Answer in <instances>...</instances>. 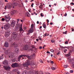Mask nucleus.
Returning a JSON list of instances; mask_svg holds the SVG:
<instances>
[{
  "instance_id": "obj_1",
  "label": "nucleus",
  "mask_w": 74,
  "mask_h": 74,
  "mask_svg": "<svg viewBox=\"0 0 74 74\" xmlns=\"http://www.w3.org/2000/svg\"><path fill=\"white\" fill-rule=\"evenodd\" d=\"M5 53L6 54V55H8L9 58H10L11 57H14V54L13 53L10 52L9 53H8V50H7L5 52Z\"/></svg>"
},
{
  "instance_id": "obj_2",
  "label": "nucleus",
  "mask_w": 74,
  "mask_h": 74,
  "mask_svg": "<svg viewBox=\"0 0 74 74\" xmlns=\"http://www.w3.org/2000/svg\"><path fill=\"white\" fill-rule=\"evenodd\" d=\"M30 65V62H27L23 64L24 67H27L28 66Z\"/></svg>"
},
{
  "instance_id": "obj_3",
  "label": "nucleus",
  "mask_w": 74,
  "mask_h": 74,
  "mask_svg": "<svg viewBox=\"0 0 74 74\" xmlns=\"http://www.w3.org/2000/svg\"><path fill=\"white\" fill-rule=\"evenodd\" d=\"M9 28H10V23L4 25V29L5 30H7Z\"/></svg>"
},
{
  "instance_id": "obj_4",
  "label": "nucleus",
  "mask_w": 74,
  "mask_h": 74,
  "mask_svg": "<svg viewBox=\"0 0 74 74\" xmlns=\"http://www.w3.org/2000/svg\"><path fill=\"white\" fill-rule=\"evenodd\" d=\"M5 18L6 22H8L10 20V17L8 16H5Z\"/></svg>"
},
{
  "instance_id": "obj_5",
  "label": "nucleus",
  "mask_w": 74,
  "mask_h": 74,
  "mask_svg": "<svg viewBox=\"0 0 74 74\" xmlns=\"http://www.w3.org/2000/svg\"><path fill=\"white\" fill-rule=\"evenodd\" d=\"M3 67L6 70H7V71H8V70H10L11 69V67L9 66H4Z\"/></svg>"
},
{
  "instance_id": "obj_6",
  "label": "nucleus",
  "mask_w": 74,
  "mask_h": 74,
  "mask_svg": "<svg viewBox=\"0 0 74 74\" xmlns=\"http://www.w3.org/2000/svg\"><path fill=\"white\" fill-rule=\"evenodd\" d=\"M17 36V34L16 32L13 33L12 34V37L15 39L16 37Z\"/></svg>"
},
{
  "instance_id": "obj_7",
  "label": "nucleus",
  "mask_w": 74,
  "mask_h": 74,
  "mask_svg": "<svg viewBox=\"0 0 74 74\" xmlns=\"http://www.w3.org/2000/svg\"><path fill=\"white\" fill-rule=\"evenodd\" d=\"M20 33H23V32H24V31L23 30V29H22V25H21L20 26Z\"/></svg>"
},
{
  "instance_id": "obj_8",
  "label": "nucleus",
  "mask_w": 74,
  "mask_h": 74,
  "mask_svg": "<svg viewBox=\"0 0 74 74\" xmlns=\"http://www.w3.org/2000/svg\"><path fill=\"white\" fill-rule=\"evenodd\" d=\"M15 23H16V22L15 21H12L11 23V26L12 27H14L15 26Z\"/></svg>"
},
{
  "instance_id": "obj_9",
  "label": "nucleus",
  "mask_w": 74,
  "mask_h": 74,
  "mask_svg": "<svg viewBox=\"0 0 74 74\" xmlns=\"http://www.w3.org/2000/svg\"><path fill=\"white\" fill-rule=\"evenodd\" d=\"M26 56L25 55H21L19 56L18 58V61H19H19H20V59H21V58L22 57H23V56H24V57H25V56Z\"/></svg>"
},
{
  "instance_id": "obj_10",
  "label": "nucleus",
  "mask_w": 74,
  "mask_h": 74,
  "mask_svg": "<svg viewBox=\"0 0 74 74\" xmlns=\"http://www.w3.org/2000/svg\"><path fill=\"white\" fill-rule=\"evenodd\" d=\"M12 67H17L18 66V64L16 63L14 64H12Z\"/></svg>"
},
{
  "instance_id": "obj_11",
  "label": "nucleus",
  "mask_w": 74,
  "mask_h": 74,
  "mask_svg": "<svg viewBox=\"0 0 74 74\" xmlns=\"http://www.w3.org/2000/svg\"><path fill=\"white\" fill-rule=\"evenodd\" d=\"M34 31V30L33 29V28H31L29 30L28 32L29 33H32Z\"/></svg>"
},
{
  "instance_id": "obj_12",
  "label": "nucleus",
  "mask_w": 74,
  "mask_h": 74,
  "mask_svg": "<svg viewBox=\"0 0 74 74\" xmlns=\"http://www.w3.org/2000/svg\"><path fill=\"white\" fill-rule=\"evenodd\" d=\"M4 45L5 47H8V46H9L8 43L7 42H5Z\"/></svg>"
},
{
  "instance_id": "obj_13",
  "label": "nucleus",
  "mask_w": 74,
  "mask_h": 74,
  "mask_svg": "<svg viewBox=\"0 0 74 74\" xmlns=\"http://www.w3.org/2000/svg\"><path fill=\"white\" fill-rule=\"evenodd\" d=\"M3 64H5L7 65L8 64V62L7 60H5L4 62H3Z\"/></svg>"
},
{
  "instance_id": "obj_14",
  "label": "nucleus",
  "mask_w": 74,
  "mask_h": 74,
  "mask_svg": "<svg viewBox=\"0 0 74 74\" xmlns=\"http://www.w3.org/2000/svg\"><path fill=\"white\" fill-rule=\"evenodd\" d=\"M10 35V33L8 32H6L5 34V36L6 37H8Z\"/></svg>"
},
{
  "instance_id": "obj_15",
  "label": "nucleus",
  "mask_w": 74,
  "mask_h": 74,
  "mask_svg": "<svg viewBox=\"0 0 74 74\" xmlns=\"http://www.w3.org/2000/svg\"><path fill=\"white\" fill-rule=\"evenodd\" d=\"M23 49L24 50H28L29 49L28 48V47H27V46L26 45L25 47H23Z\"/></svg>"
},
{
  "instance_id": "obj_16",
  "label": "nucleus",
  "mask_w": 74,
  "mask_h": 74,
  "mask_svg": "<svg viewBox=\"0 0 74 74\" xmlns=\"http://www.w3.org/2000/svg\"><path fill=\"white\" fill-rule=\"evenodd\" d=\"M7 7L8 9H11V8L12 6L11 5H7Z\"/></svg>"
},
{
  "instance_id": "obj_17",
  "label": "nucleus",
  "mask_w": 74,
  "mask_h": 74,
  "mask_svg": "<svg viewBox=\"0 0 74 74\" xmlns=\"http://www.w3.org/2000/svg\"><path fill=\"white\" fill-rule=\"evenodd\" d=\"M13 45H14L15 47H17L18 46V45L16 44L15 43H13L12 44Z\"/></svg>"
},
{
  "instance_id": "obj_18",
  "label": "nucleus",
  "mask_w": 74,
  "mask_h": 74,
  "mask_svg": "<svg viewBox=\"0 0 74 74\" xmlns=\"http://www.w3.org/2000/svg\"><path fill=\"white\" fill-rule=\"evenodd\" d=\"M43 26L44 29H46V28H47V27L46 26V25H45V24H43Z\"/></svg>"
},
{
  "instance_id": "obj_19",
  "label": "nucleus",
  "mask_w": 74,
  "mask_h": 74,
  "mask_svg": "<svg viewBox=\"0 0 74 74\" xmlns=\"http://www.w3.org/2000/svg\"><path fill=\"white\" fill-rule=\"evenodd\" d=\"M15 51L16 52H18L19 51V49H18V48L16 49L15 50Z\"/></svg>"
},
{
  "instance_id": "obj_20",
  "label": "nucleus",
  "mask_w": 74,
  "mask_h": 74,
  "mask_svg": "<svg viewBox=\"0 0 74 74\" xmlns=\"http://www.w3.org/2000/svg\"><path fill=\"white\" fill-rule=\"evenodd\" d=\"M51 69L52 70H55V69H56V68H55V67H52L51 68Z\"/></svg>"
},
{
  "instance_id": "obj_21",
  "label": "nucleus",
  "mask_w": 74,
  "mask_h": 74,
  "mask_svg": "<svg viewBox=\"0 0 74 74\" xmlns=\"http://www.w3.org/2000/svg\"><path fill=\"white\" fill-rule=\"evenodd\" d=\"M14 71H15V72H16V73H17V72L18 71V70L15 69H14Z\"/></svg>"
},
{
  "instance_id": "obj_22",
  "label": "nucleus",
  "mask_w": 74,
  "mask_h": 74,
  "mask_svg": "<svg viewBox=\"0 0 74 74\" xmlns=\"http://www.w3.org/2000/svg\"><path fill=\"white\" fill-rule=\"evenodd\" d=\"M67 51V49H64V52L65 53H66Z\"/></svg>"
},
{
  "instance_id": "obj_23",
  "label": "nucleus",
  "mask_w": 74,
  "mask_h": 74,
  "mask_svg": "<svg viewBox=\"0 0 74 74\" xmlns=\"http://www.w3.org/2000/svg\"><path fill=\"white\" fill-rule=\"evenodd\" d=\"M68 66H69L67 65H65L64 66V67L65 68H67V67H68Z\"/></svg>"
},
{
  "instance_id": "obj_24",
  "label": "nucleus",
  "mask_w": 74,
  "mask_h": 74,
  "mask_svg": "<svg viewBox=\"0 0 74 74\" xmlns=\"http://www.w3.org/2000/svg\"><path fill=\"white\" fill-rule=\"evenodd\" d=\"M70 53H69L66 55V56L67 57L70 56Z\"/></svg>"
},
{
  "instance_id": "obj_25",
  "label": "nucleus",
  "mask_w": 74,
  "mask_h": 74,
  "mask_svg": "<svg viewBox=\"0 0 74 74\" xmlns=\"http://www.w3.org/2000/svg\"><path fill=\"white\" fill-rule=\"evenodd\" d=\"M27 16H30V14H29V13L28 12L27 14Z\"/></svg>"
},
{
  "instance_id": "obj_26",
  "label": "nucleus",
  "mask_w": 74,
  "mask_h": 74,
  "mask_svg": "<svg viewBox=\"0 0 74 74\" xmlns=\"http://www.w3.org/2000/svg\"><path fill=\"white\" fill-rule=\"evenodd\" d=\"M42 6L43 5H40L39 6L40 8H42Z\"/></svg>"
},
{
  "instance_id": "obj_27",
  "label": "nucleus",
  "mask_w": 74,
  "mask_h": 74,
  "mask_svg": "<svg viewBox=\"0 0 74 74\" xmlns=\"http://www.w3.org/2000/svg\"><path fill=\"white\" fill-rule=\"evenodd\" d=\"M31 28H33L34 27V25H33V24H32L31 26Z\"/></svg>"
},
{
  "instance_id": "obj_28",
  "label": "nucleus",
  "mask_w": 74,
  "mask_h": 74,
  "mask_svg": "<svg viewBox=\"0 0 74 74\" xmlns=\"http://www.w3.org/2000/svg\"><path fill=\"white\" fill-rule=\"evenodd\" d=\"M73 72H74V71H73V70L70 71V73H73Z\"/></svg>"
},
{
  "instance_id": "obj_29",
  "label": "nucleus",
  "mask_w": 74,
  "mask_h": 74,
  "mask_svg": "<svg viewBox=\"0 0 74 74\" xmlns=\"http://www.w3.org/2000/svg\"><path fill=\"white\" fill-rule=\"evenodd\" d=\"M17 12V10H14L13 11V12H14V13H16V12Z\"/></svg>"
},
{
  "instance_id": "obj_30",
  "label": "nucleus",
  "mask_w": 74,
  "mask_h": 74,
  "mask_svg": "<svg viewBox=\"0 0 74 74\" xmlns=\"http://www.w3.org/2000/svg\"><path fill=\"white\" fill-rule=\"evenodd\" d=\"M42 14H43L42 13L40 14V16L42 17H43V16H44V15H42Z\"/></svg>"
},
{
  "instance_id": "obj_31",
  "label": "nucleus",
  "mask_w": 74,
  "mask_h": 74,
  "mask_svg": "<svg viewBox=\"0 0 74 74\" xmlns=\"http://www.w3.org/2000/svg\"><path fill=\"white\" fill-rule=\"evenodd\" d=\"M63 34H66L67 33V31H66V32H63Z\"/></svg>"
},
{
  "instance_id": "obj_32",
  "label": "nucleus",
  "mask_w": 74,
  "mask_h": 74,
  "mask_svg": "<svg viewBox=\"0 0 74 74\" xmlns=\"http://www.w3.org/2000/svg\"><path fill=\"white\" fill-rule=\"evenodd\" d=\"M12 5H15V3H12Z\"/></svg>"
},
{
  "instance_id": "obj_33",
  "label": "nucleus",
  "mask_w": 74,
  "mask_h": 74,
  "mask_svg": "<svg viewBox=\"0 0 74 74\" xmlns=\"http://www.w3.org/2000/svg\"><path fill=\"white\" fill-rule=\"evenodd\" d=\"M51 42L52 43H53V42H54V40H51Z\"/></svg>"
},
{
  "instance_id": "obj_34",
  "label": "nucleus",
  "mask_w": 74,
  "mask_h": 74,
  "mask_svg": "<svg viewBox=\"0 0 74 74\" xmlns=\"http://www.w3.org/2000/svg\"><path fill=\"white\" fill-rule=\"evenodd\" d=\"M51 52H54V50H53V49H51Z\"/></svg>"
},
{
  "instance_id": "obj_35",
  "label": "nucleus",
  "mask_w": 74,
  "mask_h": 74,
  "mask_svg": "<svg viewBox=\"0 0 74 74\" xmlns=\"http://www.w3.org/2000/svg\"><path fill=\"white\" fill-rule=\"evenodd\" d=\"M36 5H40V3H37L36 4Z\"/></svg>"
},
{
  "instance_id": "obj_36",
  "label": "nucleus",
  "mask_w": 74,
  "mask_h": 74,
  "mask_svg": "<svg viewBox=\"0 0 74 74\" xmlns=\"http://www.w3.org/2000/svg\"><path fill=\"white\" fill-rule=\"evenodd\" d=\"M50 63H52V64H53V62L51 61H50Z\"/></svg>"
},
{
  "instance_id": "obj_37",
  "label": "nucleus",
  "mask_w": 74,
  "mask_h": 74,
  "mask_svg": "<svg viewBox=\"0 0 74 74\" xmlns=\"http://www.w3.org/2000/svg\"><path fill=\"white\" fill-rule=\"evenodd\" d=\"M34 5V4H33V3H32V5H31V6L32 7H33Z\"/></svg>"
},
{
  "instance_id": "obj_38",
  "label": "nucleus",
  "mask_w": 74,
  "mask_h": 74,
  "mask_svg": "<svg viewBox=\"0 0 74 74\" xmlns=\"http://www.w3.org/2000/svg\"><path fill=\"white\" fill-rule=\"evenodd\" d=\"M35 56H36V55H35V54H34L32 55V57H35Z\"/></svg>"
},
{
  "instance_id": "obj_39",
  "label": "nucleus",
  "mask_w": 74,
  "mask_h": 74,
  "mask_svg": "<svg viewBox=\"0 0 74 74\" xmlns=\"http://www.w3.org/2000/svg\"><path fill=\"white\" fill-rule=\"evenodd\" d=\"M60 52H59L57 53V55H60Z\"/></svg>"
},
{
  "instance_id": "obj_40",
  "label": "nucleus",
  "mask_w": 74,
  "mask_h": 74,
  "mask_svg": "<svg viewBox=\"0 0 74 74\" xmlns=\"http://www.w3.org/2000/svg\"><path fill=\"white\" fill-rule=\"evenodd\" d=\"M42 47H39V49H42Z\"/></svg>"
},
{
  "instance_id": "obj_41",
  "label": "nucleus",
  "mask_w": 74,
  "mask_h": 74,
  "mask_svg": "<svg viewBox=\"0 0 74 74\" xmlns=\"http://www.w3.org/2000/svg\"><path fill=\"white\" fill-rule=\"evenodd\" d=\"M71 5H74V3H73L72 2L71 3Z\"/></svg>"
},
{
  "instance_id": "obj_42",
  "label": "nucleus",
  "mask_w": 74,
  "mask_h": 74,
  "mask_svg": "<svg viewBox=\"0 0 74 74\" xmlns=\"http://www.w3.org/2000/svg\"><path fill=\"white\" fill-rule=\"evenodd\" d=\"M65 44H68V42L66 41V42H65Z\"/></svg>"
},
{
  "instance_id": "obj_43",
  "label": "nucleus",
  "mask_w": 74,
  "mask_h": 74,
  "mask_svg": "<svg viewBox=\"0 0 74 74\" xmlns=\"http://www.w3.org/2000/svg\"><path fill=\"white\" fill-rule=\"evenodd\" d=\"M17 74H20V72L18 71H17Z\"/></svg>"
},
{
  "instance_id": "obj_44",
  "label": "nucleus",
  "mask_w": 74,
  "mask_h": 74,
  "mask_svg": "<svg viewBox=\"0 0 74 74\" xmlns=\"http://www.w3.org/2000/svg\"><path fill=\"white\" fill-rule=\"evenodd\" d=\"M4 20H5V19L4 18H3L2 19V21H4Z\"/></svg>"
},
{
  "instance_id": "obj_45",
  "label": "nucleus",
  "mask_w": 74,
  "mask_h": 74,
  "mask_svg": "<svg viewBox=\"0 0 74 74\" xmlns=\"http://www.w3.org/2000/svg\"><path fill=\"white\" fill-rule=\"evenodd\" d=\"M27 58L28 59H30V56H28Z\"/></svg>"
},
{
  "instance_id": "obj_46",
  "label": "nucleus",
  "mask_w": 74,
  "mask_h": 74,
  "mask_svg": "<svg viewBox=\"0 0 74 74\" xmlns=\"http://www.w3.org/2000/svg\"><path fill=\"white\" fill-rule=\"evenodd\" d=\"M67 13H66L64 15V16H67Z\"/></svg>"
},
{
  "instance_id": "obj_47",
  "label": "nucleus",
  "mask_w": 74,
  "mask_h": 74,
  "mask_svg": "<svg viewBox=\"0 0 74 74\" xmlns=\"http://www.w3.org/2000/svg\"><path fill=\"white\" fill-rule=\"evenodd\" d=\"M28 2V0H25V3H27Z\"/></svg>"
},
{
  "instance_id": "obj_48",
  "label": "nucleus",
  "mask_w": 74,
  "mask_h": 74,
  "mask_svg": "<svg viewBox=\"0 0 74 74\" xmlns=\"http://www.w3.org/2000/svg\"><path fill=\"white\" fill-rule=\"evenodd\" d=\"M47 53H50V52L48 51H47Z\"/></svg>"
},
{
  "instance_id": "obj_49",
  "label": "nucleus",
  "mask_w": 74,
  "mask_h": 74,
  "mask_svg": "<svg viewBox=\"0 0 74 74\" xmlns=\"http://www.w3.org/2000/svg\"><path fill=\"white\" fill-rule=\"evenodd\" d=\"M40 63H43V62H42V60H40Z\"/></svg>"
},
{
  "instance_id": "obj_50",
  "label": "nucleus",
  "mask_w": 74,
  "mask_h": 74,
  "mask_svg": "<svg viewBox=\"0 0 74 74\" xmlns=\"http://www.w3.org/2000/svg\"><path fill=\"white\" fill-rule=\"evenodd\" d=\"M34 14H35L36 15H37V13H36V12H34Z\"/></svg>"
},
{
  "instance_id": "obj_51",
  "label": "nucleus",
  "mask_w": 74,
  "mask_h": 74,
  "mask_svg": "<svg viewBox=\"0 0 74 74\" xmlns=\"http://www.w3.org/2000/svg\"><path fill=\"white\" fill-rule=\"evenodd\" d=\"M3 50H4V51H5L6 49H5V48H3Z\"/></svg>"
},
{
  "instance_id": "obj_52",
  "label": "nucleus",
  "mask_w": 74,
  "mask_h": 74,
  "mask_svg": "<svg viewBox=\"0 0 74 74\" xmlns=\"http://www.w3.org/2000/svg\"><path fill=\"white\" fill-rule=\"evenodd\" d=\"M5 2H8V1H7V0H5Z\"/></svg>"
},
{
  "instance_id": "obj_53",
  "label": "nucleus",
  "mask_w": 74,
  "mask_h": 74,
  "mask_svg": "<svg viewBox=\"0 0 74 74\" xmlns=\"http://www.w3.org/2000/svg\"><path fill=\"white\" fill-rule=\"evenodd\" d=\"M5 10H6V9H7V6H5Z\"/></svg>"
},
{
  "instance_id": "obj_54",
  "label": "nucleus",
  "mask_w": 74,
  "mask_h": 74,
  "mask_svg": "<svg viewBox=\"0 0 74 74\" xmlns=\"http://www.w3.org/2000/svg\"><path fill=\"white\" fill-rule=\"evenodd\" d=\"M53 24V23L51 22L50 23V25H52Z\"/></svg>"
},
{
  "instance_id": "obj_55",
  "label": "nucleus",
  "mask_w": 74,
  "mask_h": 74,
  "mask_svg": "<svg viewBox=\"0 0 74 74\" xmlns=\"http://www.w3.org/2000/svg\"><path fill=\"white\" fill-rule=\"evenodd\" d=\"M45 36H47V34H45Z\"/></svg>"
},
{
  "instance_id": "obj_56",
  "label": "nucleus",
  "mask_w": 74,
  "mask_h": 74,
  "mask_svg": "<svg viewBox=\"0 0 74 74\" xmlns=\"http://www.w3.org/2000/svg\"><path fill=\"white\" fill-rule=\"evenodd\" d=\"M3 59V58H1V57H0V60H1V59Z\"/></svg>"
},
{
  "instance_id": "obj_57",
  "label": "nucleus",
  "mask_w": 74,
  "mask_h": 74,
  "mask_svg": "<svg viewBox=\"0 0 74 74\" xmlns=\"http://www.w3.org/2000/svg\"><path fill=\"white\" fill-rule=\"evenodd\" d=\"M72 32H73V31H74V29H73L72 28Z\"/></svg>"
},
{
  "instance_id": "obj_58",
  "label": "nucleus",
  "mask_w": 74,
  "mask_h": 74,
  "mask_svg": "<svg viewBox=\"0 0 74 74\" xmlns=\"http://www.w3.org/2000/svg\"><path fill=\"white\" fill-rule=\"evenodd\" d=\"M37 24H38L39 23V22L38 21H37Z\"/></svg>"
},
{
  "instance_id": "obj_59",
  "label": "nucleus",
  "mask_w": 74,
  "mask_h": 74,
  "mask_svg": "<svg viewBox=\"0 0 74 74\" xmlns=\"http://www.w3.org/2000/svg\"><path fill=\"white\" fill-rule=\"evenodd\" d=\"M47 23H49V20H48V19H47Z\"/></svg>"
},
{
  "instance_id": "obj_60",
  "label": "nucleus",
  "mask_w": 74,
  "mask_h": 74,
  "mask_svg": "<svg viewBox=\"0 0 74 74\" xmlns=\"http://www.w3.org/2000/svg\"><path fill=\"white\" fill-rule=\"evenodd\" d=\"M23 29L24 30H26V27H25L23 28Z\"/></svg>"
},
{
  "instance_id": "obj_61",
  "label": "nucleus",
  "mask_w": 74,
  "mask_h": 74,
  "mask_svg": "<svg viewBox=\"0 0 74 74\" xmlns=\"http://www.w3.org/2000/svg\"><path fill=\"white\" fill-rule=\"evenodd\" d=\"M32 66H34V62L33 63V64L32 63Z\"/></svg>"
},
{
  "instance_id": "obj_62",
  "label": "nucleus",
  "mask_w": 74,
  "mask_h": 74,
  "mask_svg": "<svg viewBox=\"0 0 74 74\" xmlns=\"http://www.w3.org/2000/svg\"><path fill=\"white\" fill-rule=\"evenodd\" d=\"M17 21L18 22H19V19H17Z\"/></svg>"
},
{
  "instance_id": "obj_63",
  "label": "nucleus",
  "mask_w": 74,
  "mask_h": 74,
  "mask_svg": "<svg viewBox=\"0 0 74 74\" xmlns=\"http://www.w3.org/2000/svg\"><path fill=\"white\" fill-rule=\"evenodd\" d=\"M36 40L37 41H38V39H36Z\"/></svg>"
},
{
  "instance_id": "obj_64",
  "label": "nucleus",
  "mask_w": 74,
  "mask_h": 74,
  "mask_svg": "<svg viewBox=\"0 0 74 74\" xmlns=\"http://www.w3.org/2000/svg\"><path fill=\"white\" fill-rule=\"evenodd\" d=\"M72 11H73L74 12V9H72Z\"/></svg>"
}]
</instances>
